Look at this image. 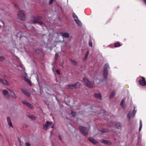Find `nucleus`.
Returning <instances> with one entry per match:
<instances>
[{"instance_id": "f257e3e1", "label": "nucleus", "mask_w": 146, "mask_h": 146, "mask_svg": "<svg viewBox=\"0 0 146 146\" xmlns=\"http://www.w3.org/2000/svg\"><path fill=\"white\" fill-rule=\"evenodd\" d=\"M46 124L43 125V129L44 130H46L49 128H53L54 126V124L51 122L47 121Z\"/></svg>"}, {"instance_id": "f03ea898", "label": "nucleus", "mask_w": 146, "mask_h": 146, "mask_svg": "<svg viewBox=\"0 0 146 146\" xmlns=\"http://www.w3.org/2000/svg\"><path fill=\"white\" fill-rule=\"evenodd\" d=\"M109 68V65L107 63L104 66L103 75L104 78L106 79L108 75V70Z\"/></svg>"}, {"instance_id": "7ed1b4c3", "label": "nucleus", "mask_w": 146, "mask_h": 146, "mask_svg": "<svg viewBox=\"0 0 146 146\" xmlns=\"http://www.w3.org/2000/svg\"><path fill=\"white\" fill-rule=\"evenodd\" d=\"M19 19L21 20H25V16L24 14V11H20L17 15Z\"/></svg>"}, {"instance_id": "20e7f679", "label": "nucleus", "mask_w": 146, "mask_h": 146, "mask_svg": "<svg viewBox=\"0 0 146 146\" xmlns=\"http://www.w3.org/2000/svg\"><path fill=\"white\" fill-rule=\"evenodd\" d=\"M79 129L81 132L85 136H88L87 131L85 127L83 126H80L79 127Z\"/></svg>"}, {"instance_id": "39448f33", "label": "nucleus", "mask_w": 146, "mask_h": 146, "mask_svg": "<svg viewBox=\"0 0 146 146\" xmlns=\"http://www.w3.org/2000/svg\"><path fill=\"white\" fill-rule=\"evenodd\" d=\"M21 76L22 77L23 79L26 82H30L29 80L27 78V75L25 71L23 70L22 71Z\"/></svg>"}, {"instance_id": "423d86ee", "label": "nucleus", "mask_w": 146, "mask_h": 146, "mask_svg": "<svg viewBox=\"0 0 146 146\" xmlns=\"http://www.w3.org/2000/svg\"><path fill=\"white\" fill-rule=\"evenodd\" d=\"M78 83H76V84L74 85H68L66 86L67 88L69 89H74V88H79L80 86L79 85L78 86H77V85Z\"/></svg>"}, {"instance_id": "0eeeda50", "label": "nucleus", "mask_w": 146, "mask_h": 146, "mask_svg": "<svg viewBox=\"0 0 146 146\" xmlns=\"http://www.w3.org/2000/svg\"><path fill=\"white\" fill-rule=\"evenodd\" d=\"M84 84L90 88H93L94 87H95L94 85L95 83H96L97 84H98V83H84Z\"/></svg>"}, {"instance_id": "6e6552de", "label": "nucleus", "mask_w": 146, "mask_h": 146, "mask_svg": "<svg viewBox=\"0 0 146 146\" xmlns=\"http://www.w3.org/2000/svg\"><path fill=\"white\" fill-rule=\"evenodd\" d=\"M21 90L22 92L27 96L29 97L30 96L31 94L28 91L24 88H21Z\"/></svg>"}, {"instance_id": "1a4fd4ad", "label": "nucleus", "mask_w": 146, "mask_h": 146, "mask_svg": "<svg viewBox=\"0 0 146 146\" xmlns=\"http://www.w3.org/2000/svg\"><path fill=\"white\" fill-rule=\"evenodd\" d=\"M22 102L24 104H25L27 105V106L31 108V109H33V106L31 104L27 102L26 101H22Z\"/></svg>"}, {"instance_id": "9d476101", "label": "nucleus", "mask_w": 146, "mask_h": 146, "mask_svg": "<svg viewBox=\"0 0 146 146\" xmlns=\"http://www.w3.org/2000/svg\"><path fill=\"white\" fill-rule=\"evenodd\" d=\"M3 93L4 96L6 97L7 98L9 99V96L7 90H3Z\"/></svg>"}, {"instance_id": "9b49d317", "label": "nucleus", "mask_w": 146, "mask_h": 146, "mask_svg": "<svg viewBox=\"0 0 146 146\" xmlns=\"http://www.w3.org/2000/svg\"><path fill=\"white\" fill-rule=\"evenodd\" d=\"M88 140L92 143L94 144H96L98 142L92 137H90L88 138Z\"/></svg>"}, {"instance_id": "f8f14e48", "label": "nucleus", "mask_w": 146, "mask_h": 146, "mask_svg": "<svg viewBox=\"0 0 146 146\" xmlns=\"http://www.w3.org/2000/svg\"><path fill=\"white\" fill-rule=\"evenodd\" d=\"M60 35H61L63 37L66 38H68L69 36V33L66 32L63 33L62 32H61L60 33Z\"/></svg>"}, {"instance_id": "ddd939ff", "label": "nucleus", "mask_w": 146, "mask_h": 146, "mask_svg": "<svg viewBox=\"0 0 146 146\" xmlns=\"http://www.w3.org/2000/svg\"><path fill=\"white\" fill-rule=\"evenodd\" d=\"M31 21L32 22L35 23H37L38 22L36 17L35 16L32 17L31 18Z\"/></svg>"}, {"instance_id": "4468645a", "label": "nucleus", "mask_w": 146, "mask_h": 146, "mask_svg": "<svg viewBox=\"0 0 146 146\" xmlns=\"http://www.w3.org/2000/svg\"><path fill=\"white\" fill-rule=\"evenodd\" d=\"M7 121L8 125L10 127H11L13 128V126L12 125V123L11 121L10 118L9 117H7Z\"/></svg>"}, {"instance_id": "2eb2a0df", "label": "nucleus", "mask_w": 146, "mask_h": 146, "mask_svg": "<svg viewBox=\"0 0 146 146\" xmlns=\"http://www.w3.org/2000/svg\"><path fill=\"white\" fill-rule=\"evenodd\" d=\"M8 90H9V91L10 92L11 94V96L12 97L16 99L17 98V97L16 95L15 94L14 92L12 91V90L8 89Z\"/></svg>"}, {"instance_id": "dca6fc26", "label": "nucleus", "mask_w": 146, "mask_h": 146, "mask_svg": "<svg viewBox=\"0 0 146 146\" xmlns=\"http://www.w3.org/2000/svg\"><path fill=\"white\" fill-rule=\"evenodd\" d=\"M94 96L95 98L99 99L101 100H102V96L100 93H95L94 94Z\"/></svg>"}, {"instance_id": "f3484780", "label": "nucleus", "mask_w": 146, "mask_h": 146, "mask_svg": "<svg viewBox=\"0 0 146 146\" xmlns=\"http://www.w3.org/2000/svg\"><path fill=\"white\" fill-rule=\"evenodd\" d=\"M102 142L106 144L110 145L111 144V142H109L108 141L106 140H103L102 141Z\"/></svg>"}, {"instance_id": "a211bd4d", "label": "nucleus", "mask_w": 146, "mask_h": 146, "mask_svg": "<svg viewBox=\"0 0 146 146\" xmlns=\"http://www.w3.org/2000/svg\"><path fill=\"white\" fill-rule=\"evenodd\" d=\"M133 114L131 111H130L127 115L128 117L129 118V120H130L131 117H132Z\"/></svg>"}, {"instance_id": "6ab92c4d", "label": "nucleus", "mask_w": 146, "mask_h": 146, "mask_svg": "<svg viewBox=\"0 0 146 146\" xmlns=\"http://www.w3.org/2000/svg\"><path fill=\"white\" fill-rule=\"evenodd\" d=\"M77 24L79 26H82V23L78 19L75 21Z\"/></svg>"}, {"instance_id": "aec40b11", "label": "nucleus", "mask_w": 146, "mask_h": 146, "mask_svg": "<svg viewBox=\"0 0 146 146\" xmlns=\"http://www.w3.org/2000/svg\"><path fill=\"white\" fill-rule=\"evenodd\" d=\"M115 92L114 91H113L110 95V99L112 98L115 96Z\"/></svg>"}, {"instance_id": "412c9836", "label": "nucleus", "mask_w": 146, "mask_h": 146, "mask_svg": "<svg viewBox=\"0 0 146 146\" xmlns=\"http://www.w3.org/2000/svg\"><path fill=\"white\" fill-rule=\"evenodd\" d=\"M101 132L103 133H107L109 132V130L108 129L104 128L102 130Z\"/></svg>"}, {"instance_id": "4be33fe9", "label": "nucleus", "mask_w": 146, "mask_h": 146, "mask_svg": "<svg viewBox=\"0 0 146 146\" xmlns=\"http://www.w3.org/2000/svg\"><path fill=\"white\" fill-rule=\"evenodd\" d=\"M121 124L120 123H117L115 124V126L117 128L119 129L120 128Z\"/></svg>"}, {"instance_id": "5701e85b", "label": "nucleus", "mask_w": 146, "mask_h": 146, "mask_svg": "<svg viewBox=\"0 0 146 146\" xmlns=\"http://www.w3.org/2000/svg\"><path fill=\"white\" fill-rule=\"evenodd\" d=\"M142 78V80H139L138 82H146V80L145 78L143 77H141Z\"/></svg>"}, {"instance_id": "b1692460", "label": "nucleus", "mask_w": 146, "mask_h": 146, "mask_svg": "<svg viewBox=\"0 0 146 146\" xmlns=\"http://www.w3.org/2000/svg\"><path fill=\"white\" fill-rule=\"evenodd\" d=\"M28 117L32 120H35V117L33 115H29Z\"/></svg>"}, {"instance_id": "393cba45", "label": "nucleus", "mask_w": 146, "mask_h": 146, "mask_svg": "<svg viewBox=\"0 0 146 146\" xmlns=\"http://www.w3.org/2000/svg\"><path fill=\"white\" fill-rule=\"evenodd\" d=\"M121 46L120 43L119 42H117L115 43V47H117L120 46Z\"/></svg>"}, {"instance_id": "a878e982", "label": "nucleus", "mask_w": 146, "mask_h": 146, "mask_svg": "<svg viewBox=\"0 0 146 146\" xmlns=\"http://www.w3.org/2000/svg\"><path fill=\"white\" fill-rule=\"evenodd\" d=\"M73 16L74 18L75 21L78 19V17L75 14V13H73Z\"/></svg>"}, {"instance_id": "bb28decb", "label": "nucleus", "mask_w": 146, "mask_h": 146, "mask_svg": "<svg viewBox=\"0 0 146 146\" xmlns=\"http://www.w3.org/2000/svg\"><path fill=\"white\" fill-rule=\"evenodd\" d=\"M136 112V111L135 110V108H134V109L133 110V112L132 113L133 115H132V117H133L135 115Z\"/></svg>"}, {"instance_id": "cd10ccee", "label": "nucleus", "mask_w": 146, "mask_h": 146, "mask_svg": "<svg viewBox=\"0 0 146 146\" xmlns=\"http://www.w3.org/2000/svg\"><path fill=\"white\" fill-rule=\"evenodd\" d=\"M88 54H89V52H88L87 51L85 57L84 58V60H86L87 58V57H88Z\"/></svg>"}, {"instance_id": "c85d7f7f", "label": "nucleus", "mask_w": 146, "mask_h": 146, "mask_svg": "<svg viewBox=\"0 0 146 146\" xmlns=\"http://www.w3.org/2000/svg\"><path fill=\"white\" fill-rule=\"evenodd\" d=\"M5 60L4 58L3 57L0 56V61L2 62L4 61Z\"/></svg>"}, {"instance_id": "c756f323", "label": "nucleus", "mask_w": 146, "mask_h": 146, "mask_svg": "<svg viewBox=\"0 0 146 146\" xmlns=\"http://www.w3.org/2000/svg\"><path fill=\"white\" fill-rule=\"evenodd\" d=\"M124 102V99H123L121 101L120 103V105L121 106L122 108H123V105Z\"/></svg>"}, {"instance_id": "7c9ffc66", "label": "nucleus", "mask_w": 146, "mask_h": 146, "mask_svg": "<svg viewBox=\"0 0 146 146\" xmlns=\"http://www.w3.org/2000/svg\"><path fill=\"white\" fill-rule=\"evenodd\" d=\"M83 80L84 82H89L88 79L86 78H84Z\"/></svg>"}, {"instance_id": "2f4dec72", "label": "nucleus", "mask_w": 146, "mask_h": 146, "mask_svg": "<svg viewBox=\"0 0 146 146\" xmlns=\"http://www.w3.org/2000/svg\"><path fill=\"white\" fill-rule=\"evenodd\" d=\"M140 85L142 86H145L146 85V83H139Z\"/></svg>"}, {"instance_id": "473e14b6", "label": "nucleus", "mask_w": 146, "mask_h": 146, "mask_svg": "<svg viewBox=\"0 0 146 146\" xmlns=\"http://www.w3.org/2000/svg\"><path fill=\"white\" fill-rule=\"evenodd\" d=\"M72 62L74 64V65H76L77 64V62L73 60H71Z\"/></svg>"}, {"instance_id": "72a5a7b5", "label": "nucleus", "mask_w": 146, "mask_h": 146, "mask_svg": "<svg viewBox=\"0 0 146 146\" xmlns=\"http://www.w3.org/2000/svg\"><path fill=\"white\" fill-rule=\"evenodd\" d=\"M71 114L74 116L76 115V113L73 111H72L71 112Z\"/></svg>"}, {"instance_id": "f704fd0d", "label": "nucleus", "mask_w": 146, "mask_h": 146, "mask_svg": "<svg viewBox=\"0 0 146 146\" xmlns=\"http://www.w3.org/2000/svg\"><path fill=\"white\" fill-rule=\"evenodd\" d=\"M37 23H38V24H39L42 26L43 23H42V21H38Z\"/></svg>"}, {"instance_id": "c9c22d12", "label": "nucleus", "mask_w": 146, "mask_h": 146, "mask_svg": "<svg viewBox=\"0 0 146 146\" xmlns=\"http://www.w3.org/2000/svg\"><path fill=\"white\" fill-rule=\"evenodd\" d=\"M89 45L90 46H91V47L92 46V42L91 41H90L89 42Z\"/></svg>"}, {"instance_id": "e433bc0d", "label": "nucleus", "mask_w": 146, "mask_h": 146, "mask_svg": "<svg viewBox=\"0 0 146 146\" xmlns=\"http://www.w3.org/2000/svg\"><path fill=\"white\" fill-rule=\"evenodd\" d=\"M25 145L26 146H31L30 144L28 143H25Z\"/></svg>"}, {"instance_id": "4c0bfd02", "label": "nucleus", "mask_w": 146, "mask_h": 146, "mask_svg": "<svg viewBox=\"0 0 146 146\" xmlns=\"http://www.w3.org/2000/svg\"><path fill=\"white\" fill-rule=\"evenodd\" d=\"M142 125H140L139 128V131H140L141 130V128L142 127Z\"/></svg>"}, {"instance_id": "58836bf2", "label": "nucleus", "mask_w": 146, "mask_h": 146, "mask_svg": "<svg viewBox=\"0 0 146 146\" xmlns=\"http://www.w3.org/2000/svg\"><path fill=\"white\" fill-rule=\"evenodd\" d=\"M53 1L54 0H50L49 2V4H51Z\"/></svg>"}, {"instance_id": "ea45409f", "label": "nucleus", "mask_w": 146, "mask_h": 146, "mask_svg": "<svg viewBox=\"0 0 146 146\" xmlns=\"http://www.w3.org/2000/svg\"><path fill=\"white\" fill-rule=\"evenodd\" d=\"M56 72H57V73L58 74H60V70H56Z\"/></svg>"}, {"instance_id": "a19ab883", "label": "nucleus", "mask_w": 146, "mask_h": 146, "mask_svg": "<svg viewBox=\"0 0 146 146\" xmlns=\"http://www.w3.org/2000/svg\"><path fill=\"white\" fill-rule=\"evenodd\" d=\"M3 83V84L5 85V84H6V85H9V83H8V82H7V83Z\"/></svg>"}, {"instance_id": "79ce46f5", "label": "nucleus", "mask_w": 146, "mask_h": 146, "mask_svg": "<svg viewBox=\"0 0 146 146\" xmlns=\"http://www.w3.org/2000/svg\"><path fill=\"white\" fill-rule=\"evenodd\" d=\"M0 82H3L4 80L2 79H0Z\"/></svg>"}, {"instance_id": "37998d69", "label": "nucleus", "mask_w": 146, "mask_h": 146, "mask_svg": "<svg viewBox=\"0 0 146 146\" xmlns=\"http://www.w3.org/2000/svg\"><path fill=\"white\" fill-rule=\"evenodd\" d=\"M58 137H59V139L60 140H61V137H60V135H58Z\"/></svg>"}, {"instance_id": "c03bdc74", "label": "nucleus", "mask_w": 146, "mask_h": 146, "mask_svg": "<svg viewBox=\"0 0 146 146\" xmlns=\"http://www.w3.org/2000/svg\"><path fill=\"white\" fill-rule=\"evenodd\" d=\"M140 125H142V122H141V121L140 122Z\"/></svg>"}, {"instance_id": "a18cd8bd", "label": "nucleus", "mask_w": 146, "mask_h": 146, "mask_svg": "<svg viewBox=\"0 0 146 146\" xmlns=\"http://www.w3.org/2000/svg\"><path fill=\"white\" fill-rule=\"evenodd\" d=\"M145 3L146 4V0H143Z\"/></svg>"}, {"instance_id": "49530a36", "label": "nucleus", "mask_w": 146, "mask_h": 146, "mask_svg": "<svg viewBox=\"0 0 146 146\" xmlns=\"http://www.w3.org/2000/svg\"><path fill=\"white\" fill-rule=\"evenodd\" d=\"M28 83L30 86H31V83Z\"/></svg>"}, {"instance_id": "de8ad7c7", "label": "nucleus", "mask_w": 146, "mask_h": 146, "mask_svg": "<svg viewBox=\"0 0 146 146\" xmlns=\"http://www.w3.org/2000/svg\"><path fill=\"white\" fill-rule=\"evenodd\" d=\"M15 6L16 7H17V5H16V4H15Z\"/></svg>"}, {"instance_id": "09e8293b", "label": "nucleus", "mask_w": 146, "mask_h": 146, "mask_svg": "<svg viewBox=\"0 0 146 146\" xmlns=\"http://www.w3.org/2000/svg\"><path fill=\"white\" fill-rule=\"evenodd\" d=\"M5 80V82H8L6 80Z\"/></svg>"}, {"instance_id": "8fccbe9b", "label": "nucleus", "mask_w": 146, "mask_h": 146, "mask_svg": "<svg viewBox=\"0 0 146 146\" xmlns=\"http://www.w3.org/2000/svg\"><path fill=\"white\" fill-rule=\"evenodd\" d=\"M38 18H40V17L38 16Z\"/></svg>"}, {"instance_id": "3c124183", "label": "nucleus", "mask_w": 146, "mask_h": 146, "mask_svg": "<svg viewBox=\"0 0 146 146\" xmlns=\"http://www.w3.org/2000/svg\"><path fill=\"white\" fill-rule=\"evenodd\" d=\"M59 18L60 19V17H59Z\"/></svg>"}]
</instances>
